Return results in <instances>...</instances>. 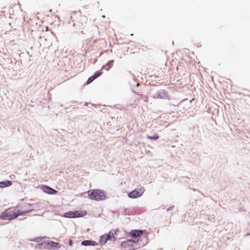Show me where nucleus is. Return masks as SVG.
Here are the masks:
<instances>
[{"label": "nucleus", "mask_w": 250, "mask_h": 250, "mask_svg": "<svg viewBox=\"0 0 250 250\" xmlns=\"http://www.w3.org/2000/svg\"><path fill=\"white\" fill-rule=\"evenodd\" d=\"M88 193L91 199L96 201L104 200L106 197L105 191L101 189L89 190Z\"/></svg>", "instance_id": "obj_1"}, {"label": "nucleus", "mask_w": 250, "mask_h": 250, "mask_svg": "<svg viewBox=\"0 0 250 250\" xmlns=\"http://www.w3.org/2000/svg\"><path fill=\"white\" fill-rule=\"evenodd\" d=\"M150 95L153 99H169V93L167 91L164 89L158 90L151 89L150 91Z\"/></svg>", "instance_id": "obj_2"}, {"label": "nucleus", "mask_w": 250, "mask_h": 250, "mask_svg": "<svg viewBox=\"0 0 250 250\" xmlns=\"http://www.w3.org/2000/svg\"><path fill=\"white\" fill-rule=\"evenodd\" d=\"M18 217L16 209H8L0 215V218L3 220H11Z\"/></svg>", "instance_id": "obj_3"}, {"label": "nucleus", "mask_w": 250, "mask_h": 250, "mask_svg": "<svg viewBox=\"0 0 250 250\" xmlns=\"http://www.w3.org/2000/svg\"><path fill=\"white\" fill-rule=\"evenodd\" d=\"M116 231L114 230H110L107 234L102 235L100 238V243L102 245L105 244L108 240L114 241L116 239L115 235Z\"/></svg>", "instance_id": "obj_4"}, {"label": "nucleus", "mask_w": 250, "mask_h": 250, "mask_svg": "<svg viewBox=\"0 0 250 250\" xmlns=\"http://www.w3.org/2000/svg\"><path fill=\"white\" fill-rule=\"evenodd\" d=\"M86 214V211L76 210L74 211H68L63 214L66 218H73L76 217H83Z\"/></svg>", "instance_id": "obj_5"}, {"label": "nucleus", "mask_w": 250, "mask_h": 250, "mask_svg": "<svg viewBox=\"0 0 250 250\" xmlns=\"http://www.w3.org/2000/svg\"><path fill=\"white\" fill-rule=\"evenodd\" d=\"M135 243L136 241L135 240H127L122 242L121 246L123 248L126 249V250H135L133 245Z\"/></svg>", "instance_id": "obj_6"}, {"label": "nucleus", "mask_w": 250, "mask_h": 250, "mask_svg": "<svg viewBox=\"0 0 250 250\" xmlns=\"http://www.w3.org/2000/svg\"><path fill=\"white\" fill-rule=\"evenodd\" d=\"M144 188H140L139 189H134L128 193V196L130 198H137L140 197L144 192Z\"/></svg>", "instance_id": "obj_7"}, {"label": "nucleus", "mask_w": 250, "mask_h": 250, "mask_svg": "<svg viewBox=\"0 0 250 250\" xmlns=\"http://www.w3.org/2000/svg\"><path fill=\"white\" fill-rule=\"evenodd\" d=\"M40 245H41L42 246L44 245V249H46V246H49L50 247L55 248L56 249H59L61 248V245L60 244L57 242L53 241H50L48 243H41L40 244Z\"/></svg>", "instance_id": "obj_8"}, {"label": "nucleus", "mask_w": 250, "mask_h": 250, "mask_svg": "<svg viewBox=\"0 0 250 250\" xmlns=\"http://www.w3.org/2000/svg\"><path fill=\"white\" fill-rule=\"evenodd\" d=\"M42 189L43 192L49 194H54L57 192V190L47 186H44Z\"/></svg>", "instance_id": "obj_9"}, {"label": "nucleus", "mask_w": 250, "mask_h": 250, "mask_svg": "<svg viewBox=\"0 0 250 250\" xmlns=\"http://www.w3.org/2000/svg\"><path fill=\"white\" fill-rule=\"evenodd\" d=\"M143 230L137 229L132 230L130 232L131 235L135 238L140 236L143 234Z\"/></svg>", "instance_id": "obj_10"}, {"label": "nucleus", "mask_w": 250, "mask_h": 250, "mask_svg": "<svg viewBox=\"0 0 250 250\" xmlns=\"http://www.w3.org/2000/svg\"><path fill=\"white\" fill-rule=\"evenodd\" d=\"M82 245L84 246H96L97 243L95 241H92V240H84L82 242Z\"/></svg>", "instance_id": "obj_11"}, {"label": "nucleus", "mask_w": 250, "mask_h": 250, "mask_svg": "<svg viewBox=\"0 0 250 250\" xmlns=\"http://www.w3.org/2000/svg\"><path fill=\"white\" fill-rule=\"evenodd\" d=\"M33 208H30L29 209H27V210H17V213L18 217L19 216H21V215H25L26 214H27L28 213L31 212L33 211Z\"/></svg>", "instance_id": "obj_12"}, {"label": "nucleus", "mask_w": 250, "mask_h": 250, "mask_svg": "<svg viewBox=\"0 0 250 250\" xmlns=\"http://www.w3.org/2000/svg\"><path fill=\"white\" fill-rule=\"evenodd\" d=\"M12 185V182L9 180L0 182V188H6Z\"/></svg>", "instance_id": "obj_13"}, {"label": "nucleus", "mask_w": 250, "mask_h": 250, "mask_svg": "<svg viewBox=\"0 0 250 250\" xmlns=\"http://www.w3.org/2000/svg\"><path fill=\"white\" fill-rule=\"evenodd\" d=\"M102 74V72H101V70L96 71L94 73V74L92 76V77L94 79H96L99 76H100Z\"/></svg>", "instance_id": "obj_14"}, {"label": "nucleus", "mask_w": 250, "mask_h": 250, "mask_svg": "<svg viewBox=\"0 0 250 250\" xmlns=\"http://www.w3.org/2000/svg\"><path fill=\"white\" fill-rule=\"evenodd\" d=\"M114 62V60H111L109 62H108L106 63V66L108 67V68H105L106 70L108 71L109 69L112 67L113 65V63Z\"/></svg>", "instance_id": "obj_15"}, {"label": "nucleus", "mask_w": 250, "mask_h": 250, "mask_svg": "<svg viewBox=\"0 0 250 250\" xmlns=\"http://www.w3.org/2000/svg\"><path fill=\"white\" fill-rule=\"evenodd\" d=\"M146 138L151 140H157L159 138V136L158 135H156L154 136H147Z\"/></svg>", "instance_id": "obj_16"}, {"label": "nucleus", "mask_w": 250, "mask_h": 250, "mask_svg": "<svg viewBox=\"0 0 250 250\" xmlns=\"http://www.w3.org/2000/svg\"><path fill=\"white\" fill-rule=\"evenodd\" d=\"M95 79L92 77H90L87 81V83L89 84L92 83Z\"/></svg>", "instance_id": "obj_17"}, {"label": "nucleus", "mask_w": 250, "mask_h": 250, "mask_svg": "<svg viewBox=\"0 0 250 250\" xmlns=\"http://www.w3.org/2000/svg\"><path fill=\"white\" fill-rule=\"evenodd\" d=\"M68 245L70 246H72L73 245V242H72V240H71V239L69 240V241H68Z\"/></svg>", "instance_id": "obj_18"}, {"label": "nucleus", "mask_w": 250, "mask_h": 250, "mask_svg": "<svg viewBox=\"0 0 250 250\" xmlns=\"http://www.w3.org/2000/svg\"><path fill=\"white\" fill-rule=\"evenodd\" d=\"M174 208V206L170 207L167 209V211H169L172 210Z\"/></svg>", "instance_id": "obj_19"}, {"label": "nucleus", "mask_w": 250, "mask_h": 250, "mask_svg": "<svg viewBox=\"0 0 250 250\" xmlns=\"http://www.w3.org/2000/svg\"><path fill=\"white\" fill-rule=\"evenodd\" d=\"M32 205L31 204H28L27 206V209H29L30 208H33L32 207Z\"/></svg>", "instance_id": "obj_20"}, {"label": "nucleus", "mask_w": 250, "mask_h": 250, "mask_svg": "<svg viewBox=\"0 0 250 250\" xmlns=\"http://www.w3.org/2000/svg\"><path fill=\"white\" fill-rule=\"evenodd\" d=\"M45 28H46V31H48V27L47 26H46Z\"/></svg>", "instance_id": "obj_21"}, {"label": "nucleus", "mask_w": 250, "mask_h": 250, "mask_svg": "<svg viewBox=\"0 0 250 250\" xmlns=\"http://www.w3.org/2000/svg\"><path fill=\"white\" fill-rule=\"evenodd\" d=\"M139 85V83L137 84V86H138Z\"/></svg>", "instance_id": "obj_22"}]
</instances>
